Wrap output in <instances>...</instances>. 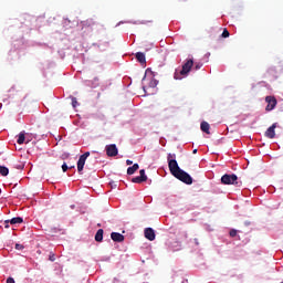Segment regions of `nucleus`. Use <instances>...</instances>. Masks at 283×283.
<instances>
[{"instance_id": "f257e3e1", "label": "nucleus", "mask_w": 283, "mask_h": 283, "mask_svg": "<svg viewBox=\"0 0 283 283\" xmlns=\"http://www.w3.org/2000/svg\"><path fill=\"white\" fill-rule=\"evenodd\" d=\"M167 161L170 174L177 178V180H180L185 185H193V178H191V175L178 166L176 154H168Z\"/></svg>"}, {"instance_id": "f03ea898", "label": "nucleus", "mask_w": 283, "mask_h": 283, "mask_svg": "<svg viewBox=\"0 0 283 283\" xmlns=\"http://www.w3.org/2000/svg\"><path fill=\"white\" fill-rule=\"evenodd\" d=\"M193 67V61L187 60L186 63L182 65L181 70L178 72H175L174 77L176 78V81H180L182 80L185 76H188L189 73L191 72V69Z\"/></svg>"}, {"instance_id": "7ed1b4c3", "label": "nucleus", "mask_w": 283, "mask_h": 283, "mask_svg": "<svg viewBox=\"0 0 283 283\" xmlns=\"http://www.w3.org/2000/svg\"><path fill=\"white\" fill-rule=\"evenodd\" d=\"M221 184L222 185H234V187H242V181L238 180V175L232 174H226L221 177Z\"/></svg>"}, {"instance_id": "20e7f679", "label": "nucleus", "mask_w": 283, "mask_h": 283, "mask_svg": "<svg viewBox=\"0 0 283 283\" xmlns=\"http://www.w3.org/2000/svg\"><path fill=\"white\" fill-rule=\"evenodd\" d=\"M265 103H268L265 112H273V109H275L277 105V99L275 98V96H266Z\"/></svg>"}, {"instance_id": "39448f33", "label": "nucleus", "mask_w": 283, "mask_h": 283, "mask_svg": "<svg viewBox=\"0 0 283 283\" xmlns=\"http://www.w3.org/2000/svg\"><path fill=\"white\" fill-rule=\"evenodd\" d=\"M90 158V151L84 153L83 155L80 156L78 161H77V171L81 174L85 167V161Z\"/></svg>"}, {"instance_id": "423d86ee", "label": "nucleus", "mask_w": 283, "mask_h": 283, "mask_svg": "<svg viewBox=\"0 0 283 283\" xmlns=\"http://www.w3.org/2000/svg\"><path fill=\"white\" fill-rule=\"evenodd\" d=\"M106 155L109 158H114L115 156H118V148L116 147L115 144L106 145Z\"/></svg>"}, {"instance_id": "0eeeda50", "label": "nucleus", "mask_w": 283, "mask_h": 283, "mask_svg": "<svg viewBox=\"0 0 283 283\" xmlns=\"http://www.w3.org/2000/svg\"><path fill=\"white\" fill-rule=\"evenodd\" d=\"M144 235L146 240H149L150 242H154V240H156V232L151 228H146L144 231Z\"/></svg>"}, {"instance_id": "6e6552de", "label": "nucleus", "mask_w": 283, "mask_h": 283, "mask_svg": "<svg viewBox=\"0 0 283 283\" xmlns=\"http://www.w3.org/2000/svg\"><path fill=\"white\" fill-rule=\"evenodd\" d=\"M277 127V123H274L273 125H271L266 130H265V137L266 138H275V129Z\"/></svg>"}, {"instance_id": "1a4fd4ad", "label": "nucleus", "mask_w": 283, "mask_h": 283, "mask_svg": "<svg viewBox=\"0 0 283 283\" xmlns=\"http://www.w3.org/2000/svg\"><path fill=\"white\" fill-rule=\"evenodd\" d=\"M111 238L113 242H125V235L118 233V232H112Z\"/></svg>"}, {"instance_id": "9d476101", "label": "nucleus", "mask_w": 283, "mask_h": 283, "mask_svg": "<svg viewBox=\"0 0 283 283\" xmlns=\"http://www.w3.org/2000/svg\"><path fill=\"white\" fill-rule=\"evenodd\" d=\"M138 169H139L138 164H134L132 167L127 168V175L134 176V174H136V171H138Z\"/></svg>"}, {"instance_id": "9b49d317", "label": "nucleus", "mask_w": 283, "mask_h": 283, "mask_svg": "<svg viewBox=\"0 0 283 283\" xmlns=\"http://www.w3.org/2000/svg\"><path fill=\"white\" fill-rule=\"evenodd\" d=\"M210 127L211 126L207 122H202L200 125L201 132H203L205 134H211V132H209Z\"/></svg>"}, {"instance_id": "f8f14e48", "label": "nucleus", "mask_w": 283, "mask_h": 283, "mask_svg": "<svg viewBox=\"0 0 283 283\" xmlns=\"http://www.w3.org/2000/svg\"><path fill=\"white\" fill-rule=\"evenodd\" d=\"M136 59L139 63H147V60L145 57V53H143V52H137L136 53Z\"/></svg>"}, {"instance_id": "ddd939ff", "label": "nucleus", "mask_w": 283, "mask_h": 283, "mask_svg": "<svg viewBox=\"0 0 283 283\" xmlns=\"http://www.w3.org/2000/svg\"><path fill=\"white\" fill-rule=\"evenodd\" d=\"M9 222H10V224H21V223H23V218L14 217Z\"/></svg>"}, {"instance_id": "4468645a", "label": "nucleus", "mask_w": 283, "mask_h": 283, "mask_svg": "<svg viewBox=\"0 0 283 283\" xmlns=\"http://www.w3.org/2000/svg\"><path fill=\"white\" fill-rule=\"evenodd\" d=\"M103 229L97 230L96 234H95V241L96 242H103Z\"/></svg>"}, {"instance_id": "2eb2a0df", "label": "nucleus", "mask_w": 283, "mask_h": 283, "mask_svg": "<svg viewBox=\"0 0 283 283\" xmlns=\"http://www.w3.org/2000/svg\"><path fill=\"white\" fill-rule=\"evenodd\" d=\"M18 145H23V143H25V133H20L18 135V140H17Z\"/></svg>"}, {"instance_id": "dca6fc26", "label": "nucleus", "mask_w": 283, "mask_h": 283, "mask_svg": "<svg viewBox=\"0 0 283 283\" xmlns=\"http://www.w3.org/2000/svg\"><path fill=\"white\" fill-rule=\"evenodd\" d=\"M10 170L6 166H0V176H8Z\"/></svg>"}, {"instance_id": "f3484780", "label": "nucleus", "mask_w": 283, "mask_h": 283, "mask_svg": "<svg viewBox=\"0 0 283 283\" xmlns=\"http://www.w3.org/2000/svg\"><path fill=\"white\" fill-rule=\"evenodd\" d=\"M132 182H135L137 185H140V182H146L145 179H143L140 176H137L132 179Z\"/></svg>"}, {"instance_id": "a211bd4d", "label": "nucleus", "mask_w": 283, "mask_h": 283, "mask_svg": "<svg viewBox=\"0 0 283 283\" xmlns=\"http://www.w3.org/2000/svg\"><path fill=\"white\" fill-rule=\"evenodd\" d=\"M157 86H158V81L156 78L150 80L149 87H157Z\"/></svg>"}, {"instance_id": "6ab92c4d", "label": "nucleus", "mask_w": 283, "mask_h": 283, "mask_svg": "<svg viewBox=\"0 0 283 283\" xmlns=\"http://www.w3.org/2000/svg\"><path fill=\"white\" fill-rule=\"evenodd\" d=\"M221 36H222V39H229V36H230L229 30L224 29Z\"/></svg>"}, {"instance_id": "aec40b11", "label": "nucleus", "mask_w": 283, "mask_h": 283, "mask_svg": "<svg viewBox=\"0 0 283 283\" xmlns=\"http://www.w3.org/2000/svg\"><path fill=\"white\" fill-rule=\"evenodd\" d=\"M139 177H142V179L147 182V175H145V169H142V170L139 171Z\"/></svg>"}, {"instance_id": "412c9836", "label": "nucleus", "mask_w": 283, "mask_h": 283, "mask_svg": "<svg viewBox=\"0 0 283 283\" xmlns=\"http://www.w3.org/2000/svg\"><path fill=\"white\" fill-rule=\"evenodd\" d=\"M238 235V230L232 229L230 230V238H235Z\"/></svg>"}, {"instance_id": "4be33fe9", "label": "nucleus", "mask_w": 283, "mask_h": 283, "mask_svg": "<svg viewBox=\"0 0 283 283\" xmlns=\"http://www.w3.org/2000/svg\"><path fill=\"white\" fill-rule=\"evenodd\" d=\"M15 249H17V251H23L25 249V247L23 244L17 243Z\"/></svg>"}, {"instance_id": "5701e85b", "label": "nucleus", "mask_w": 283, "mask_h": 283, "mask_svg": "<svg viewBox=\"0 0 283 283\" xmlns=\"http://www.w3.org/2000/svg\"><path fill=\"white\" fill-rule=\"evenodd\" d=\"M69 169H70V166H67V164L64 163V164L62 165V171L65 174V171H67Z\"/></svg>"}, {"instance_id": "b1692460", "label": "nucleus", "mask_w": 283, "mask_h": 283, "mask_svg": "<svg viewBox=\"0 0 283 283\" xmlns=\"http://www.w3.org/2000/svg\"><path fill=\"white\" fill-rule=\"evenodd\" d=\"M72 105L73 107H76L78 105V101H76V97H72Z\"/></svg>"}, {"instance_id": "393cba45", "label": "nucleus", "mask_w": 283, "mask_h": 283, "mask_svg": "<svg viewBox=\"0 0 283 283\" xmlns=\"http://www.w3.org/2000/svg\"><path fill=\"white\" fill-rule=\"evenodd\" d=\"M202 67V63L198 62L195 64V70H200Z\"/></svg>"}, {"instance_id": "a878e982", "label": "nucleus", "mask_w": 283, "mask_h": 283, "mask_svg": "<svg viewBox=\"0 0 283 283\" xmlns=\"http://www.w3.org/2000/svg\"><path fill=\"white\" fill-rule=\"evenodd\" d=\"M9 222H10V220H6V221H4V224H6L4 228H6V229H10V224H8Z\"/></svg>"}, {"instance_id": "bb28decb", "label": "nucleus", "mask_w": 283, "mask_h": 283, "mask_svg": "<svg viewBox=\"0 0 283 283\" xmlns=\"http://www.w3.org/2000/svg\"><path fill=\"white\" fill-rule=\"evenodd\" d=\"M49 260H50L51 262H54V260H56V258H54V254H50Z\"/></svg>"}, {"instance_id": "cd10ccee", "label": "nucleus", "mask_w": 283, "mask_h": 283, "mask_svg": "<svg viewBox=\"0 0 283 283\" xmlns=\"http://www.w3.org/2000/svg\"><path fill=\"white\" fill-rule=\"evenodd\" d=\"M7 283H15L14 280L12 277H8L7 279Z\"/></svg>"}, {"instance_id": "c85d7f7f", "label": "nucleus", "mask_w": 283, "mask_h": 283, "mask_svg": "<svg viewBox=\"0 0 283 283\" xmlns=\"http://www.w3.org/2000/svg\"><path fill=\"white\" fill-rule=\"evenodd\" d=\"M193 241H195V244L198 247V245H200V242L198 241V239H193Z\"/></svg>"}, {"instance_id": "c756f323", "label": "nucleus", "mask_w": 283, "mask_h": 283, "mask_svg": "<svg viewBox=\"0 0 283 283\" xmlns=\"http://www.w3.org/2000/svg\"><path fill=\"white\" fill-rule=\"evenodd\" d=\"M126 165H133V161L129 160V159H127V160H126Z\"/></svg>"}, {"instance_id": "7c9ffc66", "label": "nucleus", "mask_w": 283, "mask_h": 283, "mask_svg": "<svg viewBox=\"0 0 283 283\" xmlns=\"http://www.w3.org/2000/svg\"><path fill=\"white\" fill-rule=\"evenodd\" d=\"M192 154H198V149H193V150H192Z\"/></svg>"}, {"instance_id": "2f4dec72", "label": "nucleus", "mask_w": 283, "mask_h": 283, "mask_svg": "<svg viewBox=\"0 0 283 283\" xmlns=\"http://www.w3.org/2000/svg\"><path fill=\"white\" fill-rule=\"evenodd\" d=\"M69 169H74V166L69 167Z\"/></svg>"}, {"instance_id": "473e14b6", "label": "nucleus", "mask_w": 283, "mask_h": 283, "mask_svg": "<svg viewBox=\"0 0 283 283\" xmlns=\"http://www.w3.org/2000/svg\"><path fill=\"white\" fill-rule=\"evenodd\" d=\"M247 226L251 224V222H245Z\"/></svg>"}]
</instances>
